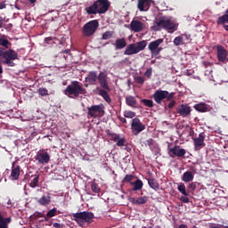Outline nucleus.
<instances>
[{
    "mask_svg": "<svg viewBox=\"0 0 228 228\" xmlns=\"http://www.w3.org/2000/svg\"><path fill=\"white\" fill-rule=\"evenodd\" d=\"M174 97H175V93L172 92L169 93L167 90H157L153 94V99L157 104L164 103L165 108H167V103H168L167 108L169 110H172L176 104L175 100H174Z\"/></svg>",
    "mask_w": 228,
    "mask_h": 228,
    "instance_id": "nucleus-1",
    "label": "nucleus"
},
{
    "mask_svg": "<svg viewBox=\"0 0 228 228\" xmlns=\"http://www.w3.org/2000/svg\"><path fill=\"white\" fill-rule=\"evenodd\" d=\"M161 28L171 31V33L177 31V24L171 21L167 16H160L155 21V25L153 26L154 31H159Z\"/></svg>",
    "mask_w": 228,
    "mask_h": 228,
    "instance_id": "nucleus-2",
    "label": "nucleus"
},
{
    "mask_svg": "<svg viewBox=\"0 0 228 228\" xmlns=\"http://www.w3.org/2000/svg\"><path fill=\"white\" fill-rule=\"evenodd\" d=\"M64 94L68 97H77L78 95H85L86 94V89L83 88L79 82L72 81L70 85H69L66 89L64 90Z\"/></svg>",
    "mask_w": 228,
    "mask_h": 228,
    "instance_id": "nucleus-3",
    "label": "nucleus"
},
{
    "mask_svg": "<svg viewBox=\"0 0 228 228\" xmlns=\"http://www.w3.org/2000/svg\"><path fill=\"white\" fill-rule=\"evenodd\" d=\"M73 218L78 225L83 227L85 224H92L94 216L92 212L83 211L73 214Z\"/></svg>",
    "mask_w": 228,
    "mask_h": 228,
    "instance_id": "nucleus-4",
    "label": "nucleus"
},
{
    "mask_svg": "<svg viewBox=\"0 0 228 228\" xmlns=\"http://www.w3.org/2000/svg\"><path fill=\"white\" fill-rule=\"evenodd\" d=\"M104 105H92L91 107H87V118H101L104 117Z\"/></svg>",
    "mask_w": 228,
    "mask_h": 228,
    "instance_id": "nucleus-5",
    "label": "nucleus"
},
{
    "mask_svg": "<svg viewBox=\"0 0 228 228\" xmlns=\"http://www.w3.org/2000/svg\"><path fill=\"white\" fill-rule=\"evenodd\" d=\"M99 28V21L97 20H93L86 23L82 28V33L84 37H90L95 35V31Z\"/></svg>",
    "mask_w": 228,
    "mask_h": 228,
    "instance_id": "nucleus-6",
    "label": "nucleus"
},
{
    "mask_svg": "<svg viewBox=\"0 0 228 228\" xmlns=\"http://www.w3.org/2000/svg\"><path fill=\"white\" fill-rule=\"evenodd\" d=\"M19 53L13 49L5 50V54H4V63L8 65V67H15V62L13 61L18 60Z\"/></svg>",
    "mask_w": 228,
    "mask_h": 228,
    "instance_id": "nucleus-7",
    "label": "nucleus"
},
{
    "mask_svg": "<svg viewBox=\"0 0 228 228\" xmlns=\"http://www.w3.org/2000/svg\"><path fill=\"white\" fill-rule=\"evenodd\" d=\"M106 133L108 138H110L111 142H115L118 147H124L126 145L127 141L126 140V137L120 135V134L111 133L110 130H107Z\"/></svg>",
    "mask_w": 228,
    "mask_h": 228,
    "instance_id": "nucleus-8",
    "label": "nucleus"
},
{
    "mask_svg": "<svg viewBox=\"0 0 228 228\" xmlns=\"http://www.w3.org/2000/svg\"><path fill=\"white\" fill-rule=\"evenodd\" d=\"M161 44H163L162 38H159L155 41H151L149 44L148 49H149V51H151V56H158V55H159V53H161V51H163V48L159 47V45H161Z\"/></svg>",
    "mask_w": 228,
    "mask_h": 228,
    "instance_id": "nucleus-9",
    "label": "nucleus"
},
{
    "mask_svg": "<svg viewBox=\"0 0 228 228\" xmlns=\"http://www.w3.org/2000/svg\"><path fill=\"white\" fill-rule=\"evenodd\" d=\"M131 129L133 134H134V136H137V134H140L142 131H145V125L142 123L140 118H134L131 123Z\"/></svg>",
    "mask_w": 228,
    "mask_h": 228,
    "instance_id": "nucleus-10",
    "label": "nucleus"
},
{
    "mask_svg": "<svg viewBox=\"0 0 228 228\" xmlns=\"http://www.w3.org/2000/svg\"><path fill=\"white\" fill-rule=\"evenodd\" d=\"M36 161L40 165H47L51 161V155L45 150H40L36 155Z\"/></svg>",
    "mask_w": 228,
    "mask_h": 228,
    "instance_id": "nucleus-11",
    "label": "nucleus"
},
{
    "mask_svg": "<svg viewBox=\"0 0 228 228\" xmlns=\"http://www.w3.org/2000/svg\"><path fill=\"white\" fill-rule=\"evenodd\" d=\"M94 3H96L98 13L100 15L106 13V12L110 10V6H111L110 0H96Z\"/></svg>",
    "mask_w": 228,
    "mask_h": 228,
    "instance_id": "nucleus-12",
    "label": "nucleus"
},
{
    "mask_svg": "<svg viewBox=\"0 0 228 228\" xmlns=\"http://www.w3.org/2000/svg\"><path fill=\"white\" fill-rule=\"evenodd\" d=\"M186 154V150L181 148L180 146H174L173 148H168V155L170 158H183Z\"/></svg>",
    "mask_w": 228,
    "mask_h": 228,
    "instance_id": "nucleus-13",
    "label": "nucleus"
},
{
    "mask_svg": "<svg viewBox=\"0 0 228 228\" xmlns=\"http://www.w3.org/2000/svg\"><path fill=\"white\" fill-rule=\"evenodd\" d=\"M216 53H217V60L221 61V63H225L228 61L227 60V50L221 45H217L216 46Z\"/></svg>",
    "mask_w": 228,
    "mask_h": 228,
    "instance_id": "nucleus-14",
    "label": "nucleus"
},
{
    "mask_svg": "<svg viewBox=\"0 0 228 228\" xmlns=\"http://www.w3.org/2000/svg\"><path fill=\"white\" fill-rule=\"evenodd\" d=\"M98 81L102 90H107V92H110V84H108V75L106 73L101 71L98 75Z\"/></svg>",
    "mask_w": 228,
    "mask_h": 228,
    "instance_id": "nucleus-15",
    "label": "nucleus"
},
{
    "mask_svg": "<svg viewBox=\"0 0 228 228\" xmlns=\"http://www.w3.org/2000/svg\"><path fill=\"white\" fill-rule=\"evenodd\" d=\"M204 140H206V135L204 133H200L199 137L193 139L195 151H200L202 147H206V142H204Z\"/></svg>",
    "mask_w": 228,
    "mask_h": 228,
    "instance_id": "nucleus-16",
    "label": "nucleus"
},
{
    "mask_svg": "<svg viewBox=\"0 0 228 228\" xmlns=\"http://www.w3.org/2000/svg\"><path fill=\"white\" fill-rule=\"evenodd\" d=\"M176 113L180 117H188L191 113V107L187 104H181L176 107Z\"/></svg>",
    "mask_w": 228,
    "mask_h": 228,
    "instance_id": "nucleus-17",
    "label": "nucleus"
},
{
    "mask_svg": "<svg viewBox=\"0 0 228 228\" xmlns=\"http://www.w3.org/2000/svg\"><path fill=\"white\" fill-rule=\"evenodd\" d=\"M143 22L136 20H133L130 23V29L134 33H140V31L143 30Z\"/></svg>",
    "mask_w": 228,
    "mask_h": 228,
    "instance_id": "nucleus-18",
    "label": "nucleus"
},
{
    "mask_svg": "<svg viewBox=\"0 0 228 228\" xmlns=\"http://www.w3.org/2000/svg\"><path fill=\"white\" fill-rule=\"evenodd\" d=\"M138 50L136 49V43L130 44L126 46L124 54L126 56H133V54H138Z\"/></svg>",
    "mask_w": 228,
    "mask_h": 228,
    "instance_id": "nucleus-19",
    "label": "nucleus"
},
{
    "mask_svg": "<svg viewBox=\"0 0 228 228\" xmlns=\"http://www.w3.org/2000/svg\"><path fill=\"white\" fill-rule=\"evenodd\" d=\"M99 79V76H97V72L89 71L87 77H86V81L89 83V85H97V80Z\"/></svg>",
    "mask_w": 228,
    "mask_h": 228,
    "instance_id": "nucleus-20",
    "label": "nucleus"
},
{
    "mask_svg": "<svg viewBox=\"0 0 228 228\" xmlns=\"http://www.w3.org/2000/svg\"><path fill=\"white\" fill-rule=\"evenodd\" d=\"M137 8L140 12H147L151 8V0H138Z\"/></svg>",
    "mask_w": 228,
    "mask_h": 228,
    "instance_id": "nucleus-21",
    "label": "nucleus"
},
{
    "mask_svg": "<svg viewBox=\"0 0 228 228\" xmlns=\"http://www.w3.org/2000/svg\"><path fill=\"white\" fill-rule=\"evenodd\" d=\"M194 110L200 113H208V111H209V105L200 102L194 105Z\"/></svg>",
    "mask_w": 228,
    "mask_h": 228,
    "instance_id": "nucleus-22",
    "label": "nucleus"
},
{
    "mask_svg": "<svg viewBox=\"0 0 228 228\" xmlns=\"http://www.w3.org/2000/svg\"><path fill=\"white\" fill-rule=\"evenodd\" d=\"M85 12L87 15H97V13H99L97 4L94 2L93 4L85 8Z\"/></svg>",
    "mask_w": 228,
    "mask_h": 228,
    "instance_id": "nucleus-23",
    "label": "nucleus"
},
{
    "mask_svg": "<svg viewBox=\"0 0 228 228\" xmlns=\"http://www.w3.org/2000/svg\"><path fill=\"white\" fill-rule=\"evenodd\" d=\"M9 224H12V216L4 217L3 214H1L0 210V228H9Z\"/></svg>",
    "mask_w": 228,
    "mask_h": 228,
    "instance_id": "nucleus-24",
    "label": "nucleus"
},
{
    "mask_svg": "<svg viewBox=\"0 0 228 228\" xmlns=\"http://www.w3.org/2000/svg\"><path fill=\"white\" fill-rule=\"evenodd\" d=\"M114 46L117 50L124 49L125 47H127V41L124 37L118 38L116 40Z\"/></svg>",
    "mask_w": 228,
    "mask_h": 228,
    "instance_id": "nucleus-25",
    "label": "nucleus"
},
{
    "mask_svg": "<svg viewBox=\"0 0 228 228\" xmlns=\"http://www.w3.org/2000/svg\"><path fill=\"white\" fill-rule=\"evenodd\" d=\"M193 179H195V176L191 171H186L182 175V181L183 183H191Z\"/></svg>",
    "mask_w": 228,
    "mask_h": 228,
    "instance_id": "nucleus-26",
    "label": "nucleus"
},
{
    "mask_svg": "<svg viewBox=\"0 0 228 228\" xmlns=\"http://www.w3.org/2000/svg\"><path fill=\"white\" fill-rule=\"evenodd\" d=\"M109 91L106 89H100L99 90V95L104 99L105 102L107 104H111V97H110V94L108 93Z\"/></svg>",
    "mask_w": 228,
    "mask_h": 228,
    "instance_id": "nucleus-27",
    "label": "nucleus"
},
{
    "mask_svg": "<svg viewBox=\"0 0 228 228\" xmlns=\"http://www.w3.org/2000/svg\"><path fill=\"white\" fill-rule=\"evenodd\" d=\"M20 176V166H17L13 167L11 172V178L12 181H19V177Z\"/></svg>",
    "mask_w": 228,
    "mask_h": 228,
    "instance_id": "nucleus-28",
    "label": "nucleus"
},
{
    "mask_svg": "<svg viewBox=\"0 0 228 228\" xmlns=\"http://www.w3.org/2000/svg\"><path fill=\"white\" fill-rule=\"evenodd\" d=\"M147 181L150 188H151L155 191H158V190H159V183H158V180L154 179L153 177H150L147 179Z\"/></svg>",
    "mask_w": 228,
    "mask_h": 228,
    "instance_id": "nucleus-29",
    "label": "nucleus"
},
{
    "mask_svg": "<svg viewBox=\"0 0 228 228\" xmlns=\"http://www.w3.org/2000/svg\"><path fill=\"white\" fill-rule=\"evenodd\" d=\"M131 185L134 186L131 191H138L143 188V182H142L140 179H137L135 182L131 183Z\"/></svg>",
    "mask_w": 228,
    "mask_h": 228,
    "instance_id": "nucleus-30",
    "label": "nucleus"
},
{
    "mask_svg": "<svg viewBox=\"0 0 228 228\" xmlns=\"http://www.w3.org/2000/svg\"><path fill=\"white\" fill-rule=\"evenodd\" d=\"M37 202L40 206H47L51 204V196H43L38 200Z\"/></svg>",
    "mask_w": 228,
    "mask_h": 228,
    "instance_id": "nucleus-31",
    "label": "nucleus"
},
{
    "mask_svg": "<svg viewBox=\"0 0 228 228\" xmlns=\"http://www.w3.org/2000/svg\"><path fill=\"white\" fill-rule=\"evenodd\" d=\"M32 177H34L31 182H30V188H37L38 187V181L40 179V175L39 174H37V175H32Z\"/></svg>",
    "mask_w": 228,
    "mask_h": 228,
    "instance_id": "nucleus-32",
    "label": "nucleus"
},
{
    "mask_svg": "<svg viewBox=\"0 0 228 228\" xmlns=\"http://www.w3.org/2000/svg\"><path fill=\"white\" fill-rule=\"evenodd\" d=\"M145 47H147V41H145V40L137 42L135 44V48L137 49V53L143 51V49H145Z\"/></svg>",
    "mask_w": 228,
    "mask_h": 228,
    "instance_id": "nucleus-33",
    "label": "nucleus"
},
{
    "mask_svg": "<svg viewBox=\"0 0 228 228\" xmlns=\"http://www.w3.org/2000/svg\"><path fill=\"white\" fill-rule=\"evenodd\" d=\"M126 102L127 106H131L132 108L136 106V103H137L136 98H134V96H126Z\"/></svg>",
    "mask_w": 228,
    "mask_h": 228,
    "instance_id": "nucleus-34",
    "label": "nucleus"
},
{
    "mask_svg": "<svg viewBox=\"0 0 228 228\" xmlns=\"http://www.w3.org/2000/svg\"><path fill=\"white\" fill-rule=\"evenodd\" d=\"M148 200H149V197L147 196L139 197L135 200V205L142 206V204H147Z\"/></svg>",
    "mask_w": 228,
    "mask_h": 228,
    "instance_id": "nucleus-35",
    "label": "nucleus"
},
{
    "mask_svg": "<svg viewBox=\"0 0 228 228\" xmlns=\"http://www.w3.org/2000/svg\"><path fill=\"white\" fill-rule=\"evenodd\" d=\"M216 22H217L218 26H220V25L224 26V25H225V23L228 24V15L225 13L223 16L219 17L217 19Z\"/></svg>",
    "mask_w": 228,
    "mask_h": 228,
    "instance_id": "nucleus-36",
    "label": "nucleus"
},
{
    "mask_svg": "<svg viewBox=\"0 0 228 228\" xmlns=\"http://www.w3.org/2000/svg\"><path fill=\"white\" fill-rule=\"evenodd\" d=\"M178 191H180V193L182 195H184L185 197H188V195H190L188 193V191H186V185H184V183H181L179 185H178V188H177Z\"/></svg>",
    "mask_w": 228,
    "mask_h": 228,
    "instance_id": "nucleus-37",
    "label": "nucleus"
},
{
    "mask_svg": "<svg viewBox=\"0 0 228 228\" xmlns=\"http://www.w3.org/2000/svg\"><path fill=\"white\" fill-rule=\"evenodd\" d=\"M10 44V41H8V39H6L4 36L0 37V45L2 47H4V49H8Z\"/></svg>",
    "mask_w": 228,
    "mask_h": 228,
    "instance_id": "nucleus-38",
    "label": "nucleus"
},
{
    "mask_svg": "<svg viewBox=\"0 0 228 228\" xmlns=\"http://www.w3.org/2000/svg\"><path fill=\"white\" fill-rule=\"evenodd\" d=\"M134 117H136V113L133 110H126L124 112V118H134Z\"/></svg>",
    "mask_w": 228,
    "mask_h": 228,
    "instance_id": "nucleus-39",
    "label": "nucleus"
},
{
    "mask_svg": "<svg viewBox=\"0 0 228 228\" xmlns=\"http://www.w3.org/2000/svg\"><path fill=\"white\" fill-rule=\"evenodd\" d=\"M141 102H143L144 106H147V108H154V102H152V100L142 99Z\"/></svg>",
    "mask_w": 228,
    "mask_h": 228,
    "instance_id": "nucleus-40",
    "label": "nucleus"
},
{
    "mask_svg": "<svg viewBox=\"0 0 228 228\" xmlns=\"http://www.w3.org/2000/svg\"><path fill=\"white\" fill-rule=\"evenodd\" d=\"M113 37V31H106L102 34V40H110Z\"/></svg>",
    "mask_w": 228,
    "mask_h": 228,
    "instance_id": "nucleus-41",
    "label": "nucleus"
},
{
    "mask_svg": "<svg viewBox=\"0 0 228 228\" xmlns=\"http://www.w3.org/2000/svg\"><path fill=\"white\" fill-rule=\"evenodd\" d=\"M38 94L41 97H45L49 95V91L45 87H41L38 89Z\"/></svg>",
    "mask_w": 228,
    "mask_h": 228,
    "instance_id": "nucleus-42",
    "label": "nucleus"
},
{
    "mask_svg": "<svg viewBox=\"0 0 228 228\" xmlns=\"http://www.w3.org/2000/svg\"><path fill=\"white\" fill-rule=\"evenodd\" d=\"M91 190L94 191V193H100L101 191V187L95 183L91 184Z\"/></svg>",
    "mask_w": 228,
    "mask_h": 228,
    "instance_id": "nucleus-43",
    "label": "nucleus"
},
{
    "mask_svg": "<svg viewBox=\"0 0 228 228\" xmlns=\"http://www.w3.org/2000/svg\"><path fill=\"white\" fill-rule=\"evenodd\" d=\"M134 179V175H126L124 179H123V183H129L131 184V181H133Z\"/></svg>",
    "mask_w": 228,
    "mask_h": 228,
    "instance_id": "nucleus-44",
    "label": "nucleus"
},
{
    "mask_svg": "<svg viewBox=\"0 0 228 228\" xmlns=\"http://www.w3.org/2000/svg\"><path fill=\"white\" fill-rule=\"evenodd\" d=\"M56 208H53L47 212L46 216H48V218H53V216H56Z\"/></svg>",
    "mask_w": 228,
    "mask_h": 228,
    "instance_id": "nucleus-45",
    "label": "nucleus"
},
{
    "mask_svg": "<svg viewBox=\"0 0 228 228\" xmlns=\"http://www.w3.org/2000/svg\"><path fill=\"white\" fill-rule=\"evenodd\" d=\"M174 45H181V44H183V37H181V36H178V37H176L175 39H174Z\"/></svg>",
    "mask_w": 228,
    "mask_h": 228,
    "instance_id": "nucleus-46",
    "label": "nucleus"
},
{
    "mask_svg": "<svg viewBox=\"0 0 228 228\" xmlns=\"http://www.w3.org/2000/svg\"><path fill=\"white\" fill-rule=\"evenodd\" d=\"M187 188H188V191H191V192H193L195 191V190L197 189V184L195 183H190L188 185H187Z\"/></svg>",
    "mask_w": 228,
    "mask_h": 228,
    "instance_id": "nucleus-47",
    "label": "nucleus"
},
{
    "mask_svg": "<svg viewBox=\"0 0 228 228\" xmlns=\"http://www.w3.org/2000/svg\"><path fill=\"white\" fill-rule=\"evenodd\" d=\"M144 76L148 77V79H151L152 77V68H149L145 72Z\"/></svg>",
    "mask_w": 228,
    "mask_h": 228,
    "instance_id": "nucleus-48",
    "label": "nucleus"
},
{
    "mask_svg": "<svg viewBox=\"0 0 228 228\" xmlns=\"http://www.w3.org/2000/svg\"><path fill=\"white\" fill-rule=\"evenodd\" d=\"M135 81L138 85H143L145 83V77H135Z\"/></svg>",
    "mask_w": 228,
    "mask_h": 228,
    "instance_id": "nucleus-49",
    "label": "nucleus"
},
{
    "mask_svg": "<svg viewBox=\"0 0 228 228\" xmlns=\"http://www.w3.org/2000/svg\"><path fill=\"white\" fill-rule=\"evenodd\" d=\"M33 217L35 218V220H37V218H44V212H36L33 215Z\"/></svg>",
    "mask_w": 228,
    "mask_h": 228,
    "instance_id": "nucleus-50",
    "label": "nucleus"
},
{
    "mask_svg": "<svg viewBox=\"0 0 228 228\" xmlns=\"http://www.w3.org/2000/svg\"><path fill=\"white\" fill-rule=\"evenodd\" d=\"M180 200H181L182 202H184V204H188V202H190V198H188V197H186V196H182V197L180 198Z\"/></svg>",
    "mask_w": 228,
    "mask_h": 228,
    "instance_id": "nucleus-51",
    "label": "nucleus"
},
{
    "mask_svg": "<svg viewBox=\"0 0 228 228\" xmlns=\"http://www.w3.org/2000/svg\"><path fill=\"white\" fill-rule=\"evenodd\" d=\"M4 8H6V1L0 3V10H4Z\"/></svg>",
    "mask_w": 228,
    "mask_h": 228,
    "instance_id": "nucleus-52",
    "label": "nucleus"
},
{
    "mask_svg": "<svg viewBox=\"0 0 228 228\" xmlns=\"http://www.w3.org/2000/svg\"><path fill=\"white\" fill-rule=\"evenodd\" d=\"M53 227L55 228H63L64 225L60 223H53Z\"/></svg>",
    "mask_w": 228,
    "mask_h": 228,
    "instance_id": "nucleus-53",
    "label": "nucleus"
},
{
    "mask_svg": "<svg viewBox=\"0 0 228 228\" xmlns=\"http://www.w3.org/2000/svg\"><path fill=\"white\" fill-rule=\"evenodd\" d=\"M4 28V18L0 16V28Z\"/></svg>",
    "mask_w": 228,
    "mask_h": 228,
    "instance_id": "nucleus-54",
    "label": "nucleus"
},
{
    "mask_svg": "<svg viewBox=\"0 0 228 228\" xmlns=\"http://www.w3.org/2000/svg\"><path fill=\"white\" fill-rule=\"evenodd\" d=\"M118 118L122 124H127V119H126V118L118 117Z\"/></svg>",
    "mask_w": 228,
    "mask_h": 228,
    "instance_id": "nucleus-55",
    "label": "nucleus"
},
{
    "mask_svg": "<svg viewBox=\"0 0 228 228\" xmlns=\"http://www.w3.org/2000/svg\"><path fill=\"white\" fill-rule=\"evenodd\" d=\"M6 50L0 49V57L4 59V54H5Z\"/></svg>",
    "mask_w": 228,
    "mask_h": 228,
    "instance_id": "nucleus-56",
    "label": "nucleus"
},
{
    "mask_svg": "<svg viewBox=\"0 0 228 228\" xmlns=\"http://www.w3.org/2000/svg\"><path fill=\"white\" fill-rule=\"evenodd\" d=\"M153 142H154V140H152V139H149L146 141V143H147V145H149V147H151V145H152Z\"/></svg>",
    "mask_w": 228,
    "mask_h": 228,
    "instance_id": "nucleus-57",
    "label": "nucleus"
},
{
    "mask_svg": "<svg viewBox=\"0 0 228 228\" xmlns=\"http://www.w3.org/2000/svg\"><path fill=\"white\" fill-rule=\"evenodd\" d=\"M52 40H53V37H51L45 38V42H46V44H49Z\"/></svg>",
    "mask_w": 228,
    "mask_h": 228,
    "instance_id": "nucleus-58",
    "label": "nucleus"
},
{
    "mask_svg": "<svg viewBox=\"0 0 228 228\" xmlns=\"http://www.w3.org/2000/svg\"><path fill=\"white\" fill-rule=\"evenodd\" d=\"M129 200H130V202H132V204H136V199L130 198Z\"/></svg>",
    "mask_w": 228,
    "mask_h": 228,
    "instance_id": "nucleus-59",
    "label": "nucleus"
},
{
    "mask_svg": "<svg viewBox=\"0 0 228 228\" xmlns=\"http://www.w3.org/2000/svg\"><path fill=\"white\" fill-rule=\"evenodd\" d=\"M62 53H64L65 54H70V49H66L62 51Z\"/></svg>",
    "mask_w": 228,
    "mask_h": 228,
    "instance_id": "nucleus-60",
    "label": "nucleus"
},
{
    "mask_svg": "<svg viewBox=\"0 0 228 228\" xmlns=\"http://www.w3.org/2000/svg\"><path fill=\"white\" fill-rule=\"evenodd\" d=\"M178 228H188V225L186 224H180Z\"/></svg>",
    "mask_w": 228,
    "mask_h": 228,
    "instance_id": "nucleus-61",
    "label": "nucleus"
},
{
    "mask_svg": "<svg viewBox=\"0 0 228 228\" xmlns=\"http://www.w3.org/2000/svg\"><path fill=\"white\" fill-rule=\"evenodd\" d=\"M44 220H45V222H49V216H45L44 218H43Z\"/></svg>",
    "mask_w": 228,
    "mask_h": 228,
    "instance_id": "nucleus-62",
    "label": "nucleus"
},
{
    "mask_svg": "<svg viewBox=\"0 0 228 228\" xmlns=\"http://www.w3.org/2000/svg\"><path fill=\"white\" fill-rule=\"evenodd\" d=\"M223 27H224V29H225V31H228V25H223Z\"/></svg>",
    "mask_w": 228,
    "mask_h": 228,
    "instance_id": "nucleus-63",
    "label": "nucleus"
},
{
    "mask_svg": "<svg viewBox=\"0 0 228 228\" xmlns=\"http://www.w3.org/2000/svg\"><path fill=\"white\" fill-rule=\"evenodd\" d=\"M0 74H3V66L0 64Z\"/></svg>",
    "mask_w": 228,
    "mask_h": 228,
    "instance_id": "nucleus-64",
    "label": "nucleus"
}]
</instances>
